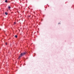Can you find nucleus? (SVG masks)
<instances>
[{
    "instance_id": "nucleus-8",
    "label": "nucleus",
    "mask_w": 74,
    "mask_h": 74,
    "mask_svg": "<svg viewBox=\"0 0 74 74\" xmlns=\"http://www.w3.org/2000/svg\"><path fill=\"white\" fill-rule=\"evenodd\" d=\"M58 24H60V23H58Z\"/></svg>"
},
{
    "instance_id": "nucleus-6",
    "label": "nucleus",
    "mask_w": 74,
    "mask_h": 74,
    "mask_svg": "<svg viewBox=\"0 0 74 74\" xmlns=\"http://www.w3.org/2000/svg\"><path fill=\"white\" fill-rule=\"evenodd\" d=\"M5 45H7V42H6L5 43Z\"/></svg>"
},
{
    "instance_id": "nucleus-1",
    "label": "nucleus",
    "mask_w": 74,
    "mask_h": 74,
    "mask_svg": "<svg viewBox=\"0 0 74 74\" xmlns=\"http://www.w3.org/2000/svg\"><path fill=\"white\" fill-rule=\"evenodd\" d=\"M27 53V52H25L24 53H21L20 56H19L18 58V59H20V58H21L23 56H24L25 55H26Z\"/></svg>"
},
{
    "instance_id": "nucleus-2",
    "label": "nucleus",
    "mask_w": 74,
    "mask_h": 74,
    "mask_svg": "<svg viewBox=\"0 0 74 74\" xmlns=\"http://www.w3.org/2000/svg\"><path fill=\"white\" fill-rule=\"evenodd\" d=\"M5 14L6 15H8V13H7V12H5Z\"/></svg>"
},
{
    "instance_id": "nucleus-7",
    "label": "nucleus",
    "mask_w": 74,
    "mask_h": 74,
    "mask_svg": "<svg viewBox=\"0 0 74 74\" xmlns=\"http://www.w3.org/2000/svg\"><path fill=\"white\" fill-rule=\"evenodd\" d=\"M14 24H16V22H14Z\"/></svg>"
},
{
    "instance_id": "nucleus-5",
    "label": "nucleus",
    "mask_w": 74,
    "mask_h": 74,
    "mask_svg": "<svg viewBox=\"0 0 74 74\" xmlns=\"http://www.w3.org/2000/svg\"><path fill=\"white\" fill-rule=\"evenodd\" d=\"M11 8V7L10 6H9L8 7V8H9V9H10V8Z\"/></svg>"
},
{
    "instance_id": "nucleus-3",
    "label": "nucleus",
    "mask_w": 74,
    "mask_h": 74,
    "mask_svg": "<svg viewBox=\"0 0 74 74\" xmlns=\"http://www.w3.org/2000/svg\"><path fill=\"white\" fill-rule=\"evenodd\" d=\"M5 3H7L8 2V1L7 0H5Z\"/></svg>"
},
{
    "instance_id": "nucleus-4",
    "label": "nucleus",
    "mask_w": 74,
    "mask_h": 74,
    "mask_svg": "<svg viewBox=\"0 0 74 74\" xmlns=\"http://www.w3.org/2000/svg\"><path fill=\"white\" fill-rule=\"evenodd\" d=\"M14 37H16V38H17V37H18V36L17 35H15Z\"/></svg>"
}]
</instances>
